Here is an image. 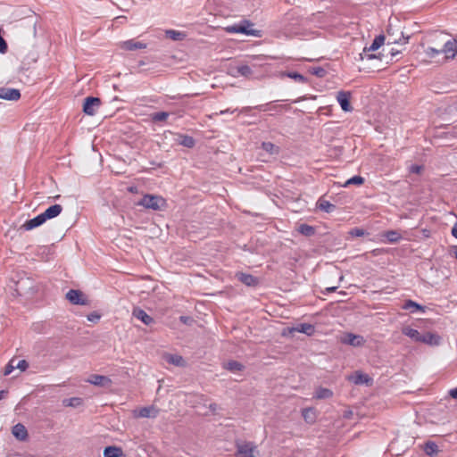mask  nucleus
Masks as SVG:
<instances>
[{
    "label": "nucleus",
    "mask_w": 457,
    "mask_h": 457,
    "mask_svg": "<svg viewBox=\"0 0 457 457\" xmlns=\"http://www.w3.org/2000/svg\"><path fill=\"white\" fill-rule=\"evenodd\" d=\"M137 205L154 211H161L166 208L167 202L160 195L146 194L138 201Z\"/></svg>",
    "instance_id": "nucleus-1"
},
{
    "label": "nucleus",
    "mask_w": 457,
    "mask_h": 457,
    "mask_svg": "<svg viewBox=\"0 0 457 457\" xmlns=\"http://www.w3.org/2000/svg\"><path fill=\"white\" fill-rule=\"evenodd\" d=\"M236 455L238 457H256L259 453L256 445L252 442H237Z\"/></svg>",
    "instance_id": "nucleus-2"
},
{
    "label": "nucleus",
    "mask_w": 457,
    "mask_h": 457,
    "mask_svg": "<svg viewBox=\"0 0 457 457\" xmlns=\"http://www.w3.org/2000/svg\"><path fill=\"white\" fill-rule=\"evenodd\" d=\"M385 43V36L380 34L377 36L372 44L369 47H364L361 54H360V59L363 60L367 58L368 60H372L377 58L378 56L374 54H369L370 52H374L378 50L381 46Z\"/></svg>",
    "instance_id": "nucleus-3"
},
{
    "label": "nucleus",
    "mask_w": 457,
    "mask_h": 457,
    "mask_svg": "<svg viewBox=\"0 0 457 457\" xmlns=\"http://www.w3.org/2000/svg\"><path fill=\"white\" fill-rule=\"evenodd\" d=\"M101 105V100L98 97L87 96L84 100L83 112L89 116H93L96 113L97 109Z\"/></svg>",
    "instance_id": "nucleus-4"
},
{
    "label": "nucleus",
    "mask_w": 457,
    "mask_h": 457,
    "mask_svg": "<svg viewBox=\"0 0 457 457\" xmlns=\"http://www.w3.org/2000/svg\"><path fill=\"white\" fill-rule=\"evenodd\" d=\"M66 298L71 303L76 305H87L88 303L85 295L77 289H70L66 294Z\"/></svg>",
    "instance_id": "nucleus-5"
},
{
    "label": "nucleus",
    "mask_w": 457,
    "mask_h": 457,
    "mask_svg": "<svg viewBox=\"0 0 457 457\" xmlns=\"http://www.w3.org/2000/svg\"><path fill=\"white\" fill-rule=\"evenodd\" d=\"M351 93L349 91H339L337 95V100L344 112H352L353 106L350 103Z\"/></svg>",
    "instance_id": "nucleus-6"
},
{
    "label": "nucleus",
    "mask_w": 457,
    "mask_h": 457,
    "mask_svg": "<svg viewBox=\"0 0 457 457\" xmlns=\"http://www.w3.org/2000/svg\"><path fill=\"white\" fill-rule=\"evenodd\" d=\"M441 51L445 54L446 59H453L457 54V39L447 40Z\"/></svg>",
    "instance_id": "nucleus-7"
},
{
    "label": "nucleus",
    "mask_w": 457,
    "mask_h": 457,
    "mask_svg": "<svg viewBox=\"0 0 457 457\" xmlns=\"http://www.w3.org/2000/svg\"><path fill=\"white\" fill-rule=\"evenodd\" d=\"M0 98L8 101H18L21 98V92L16 88L1 87Z\"/></svg>",
    "instance_id": "nucleus-8"
},
{
    "label": "nucleus",
    "mask_w": 457,
    "mask_h": 457,
    "mask_svg": "<svg viewBox=\"0 0 457 457\" xmlns=\"http://www.w3.org/2000/svg\"><path fill=\"white\" fill-rule=\"evenodd\" d=\"M235 277L237 278L238 281H240L241 283L247 287H255L259 284L258 278L249 273L237 272Z\"/></svg>",
    "instance_id": "nucleus-9"
},
{
    "label": "nucleus",
    "mask_w": 457,
    "mask_h": 457,
    "mask_svg": "<svg viewBox=\"0 0 457 457\" xmlns=\"http://www.w3.org/2000/svg\"><path fill=\"white\" fill-rule=\"evenodd\" d=\"M231 75L234 77L242 76L247 79L252 78L253 69L249 64H241L231 68Z\"/></svg>",
    "instance_id": "nucleus-10"
},
{
    "label": "nucleus",
    "mask_w": 457,
    "mask_h": 457,
    "mask_svg": "<svg viewBox=\"0 0 457 457\" xmlns=\"http://www.w3.org/2000/svg\"><path fill=\"white\" fill-rule=\"evenodd\" d=\"M341 342L352 346H361L364 344V339L361 336L354 335L353 333H345L341 337Z\"/></svg>",
    "instance_id": "nucleus-11"
},
{
    "label": "nucleus",
    "mask_w": 457,
    "mask_h": 457,
    "mask_svg": "<svg viewBox=\"0 0 457 457\" xmlns=\"http://www.w3.org/2000/svg\"><path fill=\"white\" fill-rule=\"evenodd\" d=\"M87 381L94 386H103V387H107L112 383V380L108 377L103 376V375H96V374L91 375L87 378Z\"/></svg>",
    "instance_id": "nucleus-12"
},
{
    "label": "nucleus",
    "mask_w": 457,
    "mask_h": 457,
    "mask_svg": "<svg viewBox=\"0 0 457 457\" xmlns=\"http://www.w3.org/2000/svg\"><path fill=\"white\" fill-rule=\"evenodd\" d=\"M132 315L141 320L145 325H151L154 322V318L148 315L143 309L137 307L133 309Z\"/></svg>",
    "instance_id": "nucleus-13"
},
{
    "label": "nucleus",
    "mask_w": 457,
    "mask_h": 457,
    "mask_svg": "<svg viewBox=\"0 0 457 457\" xmlns=\"http://www.w3.org/2000/svg\"><path fill=\"white\" fill-rule=\"evenodd\" d=\"M46 222L45 216L42 215V213L37 215L36 217L27 220L23 225L22 228L25 230H31L33 228H36L42 224Z\"/></svg>",
    "instance_id": "nucleus-14"
},
{
    "label": "nucleus",
    "mask_w": 457,
    "mask_h": 457,
    "mask_svg": "<svg viewBox=\"0 0 457 457\" xmlns=\"http://www.w3.org/2000/svg\"><path fill=\"white\" fill-rule=\"evenodd\" d=\"M441 341L442 337L439 335L432 332H426L425 334H422L420 343H424L429 345H439Z\"/></svg>",
    "instance_id": "nucleus-15"
},
{
    "label": "nucleus",
    "mask_w": 457,
    "mask_h": 457,
    "mask_svg": "<svg viewBox=\"0 0 457 457\" xmlns=\"http://www.w3.org/2000/svg\"><path fill=\"white\" fill-rule=\"evenodd\" d=\"M402 309L405 311H410L411 313H415L418 312H425L426 306L421 305L412 300H406L403 303Z\"/></svg>",
    "instance_id": "nucleus-16"
},
{
    "label": "nucleus",
    "mask_w": 457,
    "mask_h": 457,
    "mask_svg": "<svg viewBox=\"0 0 457 457\" xmlns=\"http://www.w3.org/2000/svg\"><path fill=\"white\" fill-rule=\"evenodd\" d=\"M14 437L20 441H25L28 438V431L25 426L21 423H17L12 427V430Z\"/></svg>",
    "instance_id": "nucleus-17"
},
{
    "label": "nucleus",
    "mask_w": 457,
    "mask_h": 457,
    "mask_svg": "<svg viewBox=\"0 0 457 457\" xmlns=\"http://www.w3.org/2000/svg\"><path fill=\"white\" fill-rule=\"evenodd\" d=\"M316 208L326 213H331L337 209V206L323 197H320L316 202Z\"/></svg>",
    "instance_id": "nucleus-18"
},
{
    "label": "nucleus",
    "mask_w": 457,
    "mask_h": 457,
    "mask_svg": "<svg viewBox=\"0 0 457 457\" xmlns=\"http://www.w3.org/2000/svg\"><path fill=\"white\" fill-rule=\"evenodd\" d=\"M62 212V206L61 204H54L48 207L42 215L45 216L46 221L50 219L57 217Z\"/></svg>",
    "instance_id": "nucleus-19"
},
{
    "label": "nucleus",
    "mask_w": 457,
    "mask_h": 457,
    "mask_svg": "<svg viewBox=\"0 0 457 457\" xmlns=\"http://www.w3.org/2000/svg\"><path fill=\"white\" fill-rule=\"evenodd\" d=\"M157 414L158 410L154 406H147L139 409L135 415L139 418H155Z\"/></svg>",
    "instance_id": "nucleus-20"
},
{
    "label": "nucleus",
    "mask_w": 457,
    "mask_h": 457,
    "mask_svg": "<svg viewBox=\"0 0 457 457\" xmlns=\"http://www.w3.org/2000/svg\"><path fill=\"white\" fill-rule=\"evenodd\" d=\"M348 379L355 385H362L368 384L370 378L367 374L356 371L353 375H351Z\"/></svg>",
    "instance_id": "nucleus-21"
},
{
    "label": "nucleus",
    "mask_w": 457,
    "mask_h": 457,
    "mask_svg": "<svg viewBox=\"0 0 457 457\" xmlns=\"http://www.w3.org/2000/svg\"><path fill=\"white\" fill-rule=\"evenodd\" d=\"M122 47L125 50H128V51H135V50H137V49H144V48H145L146 45L145 43H142V42H139V41H135L133 39H129V40H127V41L123 42Z\"/></svg>",
    "instance_id": "nucleus-22"
},
{
    "label": "nucleus",
    "mask_w": 457,
    "mask_h": 457,
    "mask_svg": "<svg viewBox=\"0 0 457 457\" xmlns=\"http://www.w3.org/2000/svg\"><path fill=\"white\" fill-rule=\"evenodd\" d=\"M178 143L187 148H193L195 145V140L193 137L184 134H179Z\"/></svg>",
    "instance_id": "nucleus-23"
},
{
    "label": "nucleus",
    "mask_w": 457,
    "mask_h": 457,
    "mask_svg": "<svg viewBox=\"0 0 457 457\" xmlns=\"http://www.w3.org/2000/svg\"><path fill=\"white\" fill-rule=\"evenodd\" d=\"M281 77L290 78L299 83L305 84L308 82V79L297 71H284L281 73Z\"/></svg>",
    "instance_id": "nucleus-24"
},
{
    "label": "nucleus",
    "mask_w": 457,
    "mask_h": 457,
    "mask_svg": "<svg viewBox=\"0 0 457 457\" xmlns=\"http://www.w3.org/2000/svg\"><path fill=\"white\" fill-rule=\"evenodd\" d=\"M165 36H166V37L172 39L174 41H182L187 37L185 32L174 30V29L165 30Z\"/></svg>",
    "instance_id": "nucleus-25"
},
{
    "label": "nucleus",
    "mask_w": 457,
    "mask_h": 457,
    "mask_svg": "<svg viewBox=\"0 0 457 457\" xmlns=\"http://www.w3.org/2000/svg\"><path fill=\"white\" fill-rule=\"evenodd\" d=\"M403 334L411 338L415 342H420L422 334H420L417 329L406 327L403 328Z\"/></svg>",
    "instance_id": "nucleus-26"
},
{
    "label": "nucleus",
    "mask_w": 457,
    "mask_h": 457,
    "mask_svg": "<svg viewBox=\"0 0 457 457\" xmlns=\"http://www.w3.org/2000/svg\"><path fill=\"white\" fill-rule=\"evenodd\" d=\"M253 24L246 20H244L241 21V23L238 24V33L245 34V35H251L255 36V30L249 29L248 28L252 26Z\"/></svg>",
    "instance_id": "nucleus-27"
},
{
    "label": "nucleus",
    "mask_w": 457,
    "mask_h": 457,
    "mask_svg": "<svg viewBox=\"0 0 457 457\" xmlns=\"http://www.w3.org/2000/svg\"><path fill=\"white\" fill-rule=\"evenodd\" d=\"M333 396L332 390L320 386L315 390L314 397L317 399H328Z\"/></svg>",
    "instance_id": "nucleus-28"
},
{
    "label": "nucleus",
    "mask_w": 457,
    "mask_h": 457,
    "mask_svg": "<svg viewBox=\"0 0 457 457\" xmlns=\"http://www.w3.org/2000/svg\"><path fill=\"white\" fill-rule=\"evenodd\" d=\"M294 330L305 334L307 336H311L313 334L315 328L314 326L309 323H301L296 328H293Z\"/></svg>",
    "instance_id": "nucleus-29"
},
{
    "label": "nucleus",
    "mask_w": 457,
    "mask_h": 457,
    "mask_svg": "<svg viewBox=\"0 0 457 457\" xmlns=\"http://www.w3.org/2000/svg\"><path fill=\"white\" fill-rule=\"evenodd\" d=\"M122 450L117 446H107L104 450V457H120Z\"/></svg>",
    "instance_id": "nucleus-30"
},
{
    "label": "nucleus",
    "mask_w": 457,
    "mask_h": 457,
    "mask_svg": "<svg viewBox=\"0 0 457 457\" xmlns=\"http://www.w3.org/2000/svg\"><path fill=\"white\" fill-rule=\"evenodd\" d=\"M165 360L167 362L175 366H184L185 364L183 357L179 354H167Z\"/></svg>",
    "instance_id": "nucleus-31"
},
{
    "label": "nucleus",
    "mask_w": 457,
    "mask_h": 457,
    "mask_svg": "<svg viewBox=\"0 0 457 457\" xmlns=\"http://www.w3.org/2000/svg\"><path fill=\"white\" fill-rule=\"evenodd\" d=\"M297 230L305 237H312L315 234V228L305 223L300 224Z\"/></svg>",
    "instance_id": "nucleus-32"
},
{
    "label": "nucleus",
    "mask_w": 457,
    "mask_h": 457,
    "mask_svg": "<svg viewBox=\"0 0 457 457\" xmlns=\"http://www.w3.org/2000/svg\"><path fill=\"white\" fill-rule=\"evenodd\" d=\"M384 237L390 243H397L401 238V234L396 230H387L384 233Z\"/></svg>",
    "instance_id": "nucleus-33"
},
{
    "label": "nucleus",
    "mask_w": 457,
    "mask_h": 457,
    "mask_svg": "<svg viewBox=\"0 0 457 457\" xmlns=\"http://www.w3.org/2000/svg\"><path fill=\"white\" fill-rule=\"evenodd\" d=\"M262 148L270 154H278L280 150L278 145L271 142H262Z\"/></svg>",
    "instance_id": "nucleus-34"
},
{
    "label": "nucleus",
    "mask_w": 457,
    "mask_h": 457,
    "mask_svg": "<svg viewBox=\"0 0 457 457\" xmlns=\"http://www.w3.org/2000/svg\"><path fill=\"white\" fill-rule=\"evenodd\" d=\"M275 102H270L267 104H260L255 107L259 112H268V111H278L281 106H278L274 104Z\"/></svg>",
    "instance_id": "nucleus-35"
},
{
    "label": "nucleus",
    "mask_w": 457,
    "mask_h": 457,
    "mask_svg": "<svg viewBox=\"0 0 457 457\" xmlns=\"http://www.w3.org/2000/svg\"><path fill=\"white\" fill-rule=\"evenodd\" d=\"M424 451L428 455L433 456L437 453L438 446L436 443L428 441L425 444Z\"/></svg>",
    "instance_id": "nucleus-36"
},
{
    "label": "nucleus",
    "mask_w": 457,
    "mask_h": 457,
    "mask_svg": "<svg viewBox=\"0 0 457 457\" xmlns=\"http://www.w3.org/2000/svg\"><path fill=\"white\" fill-rule=\"evenodd\" d=\"M170 116L168 112H157L151 114V120L154 122H161L166 120Z\"/></svg>",
    "instance_id": "nucleus-37"
},
{
    "label": "nucleus",
    "mask_w": 457,
    "mask_h": 457,
    "mask_svg": "<svg viewBox=\"0 0 457 457\" xmlns=\"http://www.w3.org/2000/svg\"><path fill=\"white\" fill-rule=\"evenodd\" d=\"M225 368L231 372L241 371L244 369V365L237 361H228Z\"/></svg>",
    "instance_id": "nucleus-38"
},
{
    "label": "nucleus",
    "mask_w": 457,
    "mask_h": 457,
    "mask_svg": "<svg viewBox=\"0 0 457 457\" xmlns=\"http://www.w3.org/2000/svg\"><path fill=\"white\" fill-rule=\"evenodd\" d=\"M363 183H364V178H362L361 176L356 175V176H353V177L350 178L349 179H347L345 182V184L343 185V187H347L350 185L361 186Z\"/></svg>",
    "instance_id": "nucleus-39"
},
{
    "label": "nucleus",
    "mask_w": 457,
    "mask_h": 457,
    "mask_svg": "<svg viewBox=\"0 0 457 457\" xmlns=\"http://www.w3.org/2000/svg\"><path fill=\"white\" fill-rule=\"evenodd\" d=\"M266 61V56L264 55H255L252 57L250 66L253 68L262 67Z\"/></svg>",
    "instance_id": "nucleus-40"
},
{
    "label": "nucleus",
    "mask_w": 457,
    "mask_h": 457,
    "mask_svg": "<svg viewBox=\"0 0 457 457\" xmlns=\"http://www.w3.org/2000/svg\"><path fill=\"white\" fill-rule=\"evenodd\" d=\"M16 362H17V360L15 358H12L9 361V362L4 367V376L10 375L15 369H17Z\"/></svg>",
    "instance_id": "nucleus-41"
},
{
    "label": "nucleus",
    "mask_w": 457,
    "mask_h": 457,
    "mask_svg": "<svg viewBox=\"0 0 457 457\" xmlns=\"http://www.w3.org/2000/svg\"><path fill=\"white\" fill-rule=\"evenodd\" d=\"M310 73L318 77V78H323L327 75V71L320 67V66H318V67H312L310 70H309Z\"/></svg>",
    "instance_id": "nucleus-42"
},
{
    "label": "nucleus",
    "mask_w": 457,
    "mask_h": 457,
    "mask_svg": "<svg viewBox=\"0 0 457 457\" xmlns=\"http://www.w3.org/2000/svg\"><path fill=\"white\" fill-rule=\"evenodd\" d=\"M425 54L429 58H435L438 54H442V51H441V49H436V48L432 47V46H428L425 49Z\"/></svg>",
    "instance_id": "nucleus-43"
},
{
    "label": "nucleus",
    "mask_w": 457,
    "mask_h": 457,
    "mask_svg": "<svg viewBox=\"0 0 457 457\" xmlns=\"http://www.w3.org/2000/svg\"><path fill=\"white\" fill-rule=\"evenodd\" d=\"M64 404L66 406H73V407H76L78 405H80L81 403H82V399L81 398H79V397H72V398H70V399H66L64 400Z\"/></svg>",
    "instance_id": "nucleus-44"
},
{
    "label": "nucleus",
    "mask_w": 457,
    "mask_h": 457,
    "mask_svg": "<svg viewBox=\"0 0 457 457\" xmlns=\"http://www.w3.org/2000/svg\"><path fill=\"white\" fill-rule=\"evenodd\" d=\"M16 366L21 371H25L29 368V362L26 360H19Z\"/></svg>",
    "instance_id": "nucleus-45"
},
{
    "label": "nucleus",
    "mask_w": 457,
    "mask_h": 457,
    "mask_svg": "<svg viewBox=\"0 0 457 457\" xmlns=\"http://www.w3.org/2000/svg\"><path fill=\"white\" fill-rule=\"evenodd\" d=\"M101 319V315L96 312H93L87 315V320L91 322H97Z\"/></svg>",
    "instance_id": "nucleus-46"
},
{
    "label": "nucleus",
    "mask_w": 457,
    "mask_h": 457,
    "mask_svg": "<svg viewBox=\"0 0 457 457\" xmlns=\"http://www.w3.org/2000/svg\"><path fill=\"white\" fill-rule=\"evenodd\" d=\"M350 234L353 237H362L365 234V231L361 228H355L351 230Z\"/></svg>",
    "instance_id": "nucleus-47"
},
{
    "label": "nucleus",
    "mask_w": 457,
    "mask_h": 457,
    "mask_svg": "<svg viewBox=\"0 0 457 457\" xmlns=\"http://www.w3.org/2000/svg\"><path fill=\"white\" fill-rule=\"evenodd\" d=\"M26 283L25 280H20L17 282L16 284V291L18 292L19 295H22L23 294V291L25 290V287H24V284Z\"/></svg>",
    "instance_id": "nucleus-48"
},
{
    "label": "nucleus",
    "mask_w": 457,
    "mask_h": 457,
    "mask_svg": "<svg viewBox=\"0 0 457 457\" xmlns=\"http://www.w3.org/2000/svg\"><path fill=\"white\" fill-rule=\"evenodd\" d=\"M422 169H423V167L420 165L412 164L410 167V172L415 173V174H420L421 172Z\"/></svg>",
    "instance_id": "nucleus-49"
},
{
    "label": "nucleus",
    "mask_w": 457,
    "mask_h": 457,
    "mask_svg": "<svg viewBox=\"0 0 457 457\" xmlns=\"http://www.w3.org/2000/svg\"><path fill=\"white\" fill-rule=\"evenodd\" d=\"M401 35H402V37H403V42H402V39H401V38H399V39L395 38V39H393V41H392L391 43H392V44H405V43H407V42L409 41V38H410V37H409V36L404 37V35H403V32L401 33Z\"/></svg>",
    "instance_id": "nucleus-50"
},
{
    "label": "nucleus",
    "mask_w": 457,
    "mask_h": 457,
    "mask_svg": "<svg viewBox=\"0 0 457 457\" xmlns=\"http://www.w3.org/2000/svg\"><path fill=\"white\" fill-rule=\"evenodd\" d=\"M226 31L228 33H238V24L228 26Z\"/></svg>",
    "instance_id": "nucleus-51"
},
{
    "label": "nucleus",
    "mask_w": 457,
    "mask_h": 457,
    "mask_svg": "<svg viewBox=\"0 0 457 457\" xmlns=\"http://www.w3.org/2000/svg\"><path fill=\"white\" fill-rule=\"evenodd\" d=\"M179 320L184 324H190L192 322V318L188 316H180Z\"/></svg>",
    "instance_id": "nucleus-52"
},
{
    "label": "nucleus",
    "mask_w": 457,
    "mask_h": 457,
    "mask_svg": "<svg viewBox=\"0 0 457 457\" xmlns=\"http://www.w3.org/2000/svg\"><path fill=\"white\" fill-rule=\"evenodd\" d=\"M337 289V287H326L322 293L324 295H328V294H330V293H333V292H336Z\"/></svg>",
    "instance_id": "nucleus-53"
},
{
    "label": "nucleus",
    "mask_w": 457,
    "mask_h": 457,
    "mask_svg": "<svg viewBox=\"0 0 457 457\" xmlns=\"http://www.w3.org/2000/svg\"><path fill=\"white\" fill-rule=\"evenodd\" d=\"M449 395L453 398L457 399V387L453 388L449 391Z\"/></svg>",
    "instance_id": "nucleus-54"
},
{
    "label": "nucleus",
    "mask_w": 457,
    "mask_h": 457,
    "mask_svg": "<svg viewBox=\"0 0 457 457\" xmlns=\"http://www.w3.org/2000/svg\"><path fill=\"white\" fill-rule=\"evenodd\" d=\"M401 54L400 51L398 50H395L394 48L391 50L390 52V54H391V61H393L394 57H395L397 54Z\"/></svg>",
    "instance_id": "nucleus-55"
},
{
    "label": "nucleus",
    "mask_w": 457,
    "mask_h": 457,
    "mask_svg": "<svg viewBox=\"0 0 457 457\" xmlns=\"http://www.w3.org/2000/svg\"><path fill=\"white\" fill-rule=\"evenodd\" d=\"M452 235L457 239V223L452 228Z\"/></svg>",
    "instance_id": "nucleus-56"
},
{
    "label": "nucleus",
    "mask_w": 457,
    "mask_h": 457,
    "mask_svg": "<svg viewBox=\"0 0 457 457\" xmlns=\"http://www.w3.org/2000/svg\"><path fill=\"white\" fill-rule=\"evenodd\" d=\"M237 111V109L230 111V109L222 110L220 112V114H225V113H233Z\"/></svg>",
    "instance_id": "nucleus-57"
},
{
    "label": "nucleus",
    "mask_w": 457,
    "mask_h": 457,
    "mask_svg": "<svg viewBox=\"0 0 457 457\" xmlns=\"http://www.w3.org/2000/svg\"><path fill=\"white\" fill-rule=\"evenodd\" d=\"M450 253H454L455 255V258L457 259V245H453L451 247V250H450Z\"/></svg>",
    "instance_id": "nucleus-58"
},
{
    "label": "nucleus",
    "mask_w": 457,
    "mask_h": 457,
    "mask_svg": "<svg viewBox=\"0 0 457 457\" xmlns=\"http://www.w3.org/2000/svg\"><path fill=\"white\" fill-rule=\"evenodd\" d=\"M209 408L212 411H216V408H217V404L216 403H211Z\"/></svg>",
    "instance_id": "nucleus-59"
},
{
    "label": "nucleus",
    "mask_w": 457,
    "mask_h": 457,
    "mask_svg": "<svg viewBox=\"0 0 457 457\" xmlns=\"http://www.w3.org/2000/svg\"><path fill=\"white\" fill-rule=\"evenodd\" d=\"M129 191L131 193H136L137 191V187H130L129 188Z\"/></svg>",
    "instance_id": "nucleus-60"
},
{
    "label": "nucleus",
    "mask_w": 457,
    "mask_h": 457,
    "mask_svg": "<svg viewBox=\"0 0 457 457\" xmlns=\"http://www.w3.org/2000/svg\"><path fill=\"white\" fill-rule=\"evenodd\" d=\"M391 33H393V30H391V27L389 26L387 29V34L390 36Z\"/></svg>",
    "instance_id": "nucleus-61"
},
{
    "label": "nucleus",
    "mask_w": 457,
    "mask_h": 457,
    "mask_svg": "<svg viewBox=\"0 0 457 457\" xmlns=\"http://www.w3.org/2000/svg\"><path fill=\"white\" fill-rule=\"evenodd\" d=\"M391 33H393V30H391V27L389 26L387 29V34L390 36Z\"/></svg>",
    "instance_id": "nucleus-62"
},
{
    "label": "nucleus",
    "mask_w": 457,
    "mask_h": 457,
    "mask_svg": "<svg viewBox=\"0 0 457 457\" xmlns=\"http://www.w3.org/2000/svg\"><path fill=\"white\" fill-rule=\"evenodd\" d=\"M5 392L4 390L0 391V400L3 398V395Z\"/></svg>",
    "instance_id": "nucleus-63"
}]
</instances>
